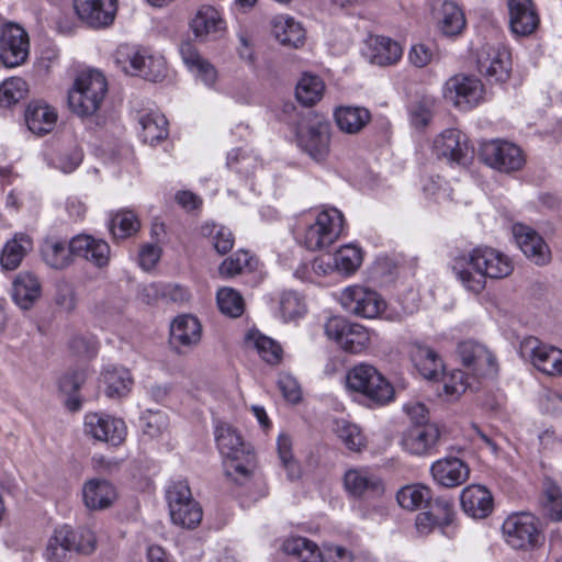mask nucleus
I'll use <instances>...</instances> for the list:
<instances>
[{
	"instance_id": "e433bc0d",
	"label": "nucleus",
	"mask_w": 562,
	"mask_h": 562,
	"mask_svg": "<svg viewBox=\"0 0 562 562\" xmlns=\"http://www.w3.org/2000/svg\"><path fill=\"white\" fill-rule=\"evenodd\" d=\"M411 358L418 372L427 380H436L443 370L441 359L428 346L414 344L411 348Z\"/></svg>"
},
{
	"instance_id": "2f4dec72",
	"label": "nucleus",
	"mask_w": 562,
	"mask_h": 562,
	"mask_svg": "<svg viewBox=\"0 0 562 562\" xmlns=\"http://www.w3.org/2000/svg\"><path fill=\"white\" fill-rule=\"evenodd\" d=\"M85 505L92 510H102L113 505L117 498L114 485L102 479H92L82 487Z\"/></svg>"
},
{
	"instance_id": "f8f14e48",
	"label": "nucleus",
	"mask_w": 562,
	"mask_h": 562,
	"mask_svg": "<svg viewBox=\"0 0 562 562\" xmlns=\"http://www.w3.org/2000/svg\"><path fill=\"white\" fill-rule=\"evenodd\" d=\"M520 357L538 371L550 376L562 375V350L543 344L533 336L526 337L519 346Z\"/></svg>"
},
{
	"instance_id": "b1692460",
	"label": "nucleus",
	"mask_w": 562,
	"mask_h": 562,
	"mask_svg": "<svg viewBox=\"0 0 562 562\" xmlns=\"http://www.w3.org/2000/svg\"><path fill=\"white\" fill-rule=\"evenodd\" d=\"M190 30L200 42L215 40L225 31L220 12L211 5H202L190 21Z\"/></svg>"
},
{
	"instance_id": "6e6552de",
	"label": "nucleus",
	"mask_w": 562,
	"mask_h": 562,
	"mask_svg": "<svg viewBox=\"0 0 562 562\" xmlns=\"http://www.w3.org/2000/svg\"><path fill=\"white\" fill-rule=\"evenodd\" d=\"M339 302L347 313L368 319L380 317L386 307L385 301L376 291L360 284L345 288L339 295Z\"/></svg>"
},
{
	"instance_id": "423d86ee",
	"label": "nucleus",
	"mask_w": 562,
	"mask_h": 562,
	"mask_svg": "<svg viewBox=\"0 0 562 562\" xmlns=\"http://www.w3.org/2000/svg\"><path fill=\"white\" fill-rule=\"evenodd\" d=\"M344 229V215L337 209L319 212L313 222L308 223L300 240L308 250H322L334 244Z\"/></svg>"
},
{
	"instance_id": "0e129e2a",
	"label": "nucleus",
	"mask_w": 562,
	"mask_h": 562,
	"mask_svg": "<svg viewBox=\"0 0 562 562\" xmlns=\"http://www.w3.org/2000/svg\"><path fill=\"white\" fill-rule=\"evenodd\" d=\"M468 386L467 375L461 370H453L442 376V390L450 398H458Z\"/></svg>"
},
{
	"instance_id": "4d7b16f0",
	"label": "nucleus",
	"mask_w": 562,
	"mask_h": 562,
	"mask_svg": "<svg viewBox=\"0 0 562 562\" xmlns=\"http://www.w3.org/2000/svg\"><path fill=\"white\" fill-rule=\"evenodd\" d=\"M27 93V85L20 77H11L0 85V105L10 108L24 99Z\"/></svg>"
},
{
	"instance_id": "20e7f679",
	"label": "nucleus",
	"mask_w": 562,
	"mask_h": 562,
	"mask_svg": "<svg viewBox=\"0 0 562 562\" xmlns=\"http://www.w3.org/2000/svg\"><path fill=\"white\" fill-rule=\"evenodd\" d=\"M347 387L367 396L378 404H386L394 398L391 383L371 364L359 363L346 375Z\"/></svg>"
},
{
	"instance_id": "aec40b11",
	"label": "nucleus",
	"mask_w": 562,
	"mask_h": 562,
	"mask_svg": "<svg viewBox=\"0 0 562 562\" xmlns=\"http://www.w3.org/2000/svg\"><path fill=\"white\" fill-rule=\"evenodd\" d=\"M202 338L200 321L190 314L177 316L170 326V344L178 351H186L199 345Z\"/></svg>"
},
{
	"instance_id": "49530a36",
	"label": "nucleus",
	"mask_w": 562,
	"mask_h": 562,
	"mask_svg": "<svg viewBox=\"0 0 562 562\" xmlns=\"http://www.w3.org/2000/svg\"><path fill=\"white\" fill-rule=\"evenodd\" d=\"M144 48H138L127 44L120 45L114 53L115 65L125 74L138 76L140 66L145 61Z\"/></svg>"
},
{
	"instance_id": "4468645a",
	"label": "nucleus",
	"mask_w": 562,
	"mask_h": 562,
	"mask_svg": "<svg viewBox=\"0 0 562 562\" xmlns=\"http://www.w3.org/2000/svg\"><path fill=\"white\" fill-rule=\"evenodd\" d=\"M85 434L92 439L113 447L121 446L127 436V427L122 418L104 413H87L83 422Z\"/></svg>"
},
{
	"instance_id": "ea45409f",
	"label": "nucleus",
	"mask_w": 562,
	"mask_h": 562,
	"mask_svg": "<svg viewBox=\"0 0 562 562\" xmlns=\"http://www.w3.org/2000/svg\"><path fill=\"white\" fill-rule=\"evenodd\" d=\"M337 126L345 133L360 132L371 120V113L363 106L341 105L334 112Z\"/></svg>"
},
{
	"instance_id": "bb28decb",
	"label": "nucleus",
	"mask_w": 562,
	"mask_h": 562,
	"mask_svg": "<svg viewBox=\"0 0 562 562\" xmlns=\"http://www.w3.org/2000/svg\"><path fill=\"white\" fill-rule=\"evenodd\" d=\"M463 512L473 518H485L493 510V496L483 485L471 484L460 495Z\"/></svg>"
},
{
	"instance_id": "680f3d73",
	"label": "nucleus",
	"mask_w": 562,
	"mask_h": 562,
	"mask_svg": "<svg viewBox=\"0 0 562 562\" xmlns=\"http://www.w3.org/2000/svg\"><path fill=\"white\" fill-rule=\"evenodd\" d=\"M180 517L178 518L175 514H170L171 520L175 525L183 528L193 529L202 520L203 512L200 504L195 502H187L180 506Z\"/></svg>"
},
{
	"instance_id": "c756f323",
	"label": "nucleus",
	"mask_w": 562,
	"mask_h": 562,
	"mask_svg": "<svg viewBox=\"0 0 562 562\" xmlns=\"http://www.w3.org/2000/svg\"><path fill=\"white\" fill-rule=\"evenodd\" d=\"M454 509L451 502L436 499L430 510L419 513L416 517V529L420 535H428L435 527H447L452 524Z\"/></svg>"
},
{
	"instance_id": "2eb2a0df",
	"label": "nucleus",
	"mask_w": 562,
	"mask_h": 562,
	"mask_svg": "<svg viewBox=\"0 0 562 562\" xmlns=\"http://www.w3.org/2000/svg\"><path fill=\"white\" fill-rule=\"evenodd\" d=\"M299 147L316 162L324 161L329 155L330 131L324 121L302 122L297 127Z\"/></svg>"
},
{
	"instance_id": "603ef678",
	"label": "nucleus",
	"mask_w": 562,
	"mask_h": 562,
	"mask_svg": "<svg viewBox=\"0 0 562 562\" xmlns=\"http://www.w3.org/2000/svg\"><path fill=\"white\" fill-rule=\"evenodd\" d=\"M362 251L355 245L341 246L334 255L335 269L346 276L353 274L362 263Z\"/></svg>"
},
{
	"instance_id": "a211bd4d",
	"label": "nucleus",
	"mask_w": 562,
	"mask_h": 562,
	"mask_svg": "<svg viewBox=\"0 0 562 562\" xmlns=\"http://www.w3.org/2000/svg\"><path fill=\"white\" fill-rule=\"evenodd\" d=\"M477 69L487 79L502 82L509 77V53L501 45L486 44L477 53Z\"/></svg>"
},
{
	"instance_id": "9b49d317",
	"label": "nucleus",
	"mask_w": 562,
	"mask_h": 562,
	"mask_svg": "<svg viewBox=\"0 0 562 562\" xmlns=\"http://www.w3.org/2000/svg\"><path fill=\"white\" fill-rule=\"evenodd\" d=\"M324 328L326 336L346 352L361 353L370 345L369 330L363 325L350 323L342 317L328 318Z\"/></svg>"
},
{
	"instance_id": "8fccbe9b",
	"label": "nucleus",
	"mask_w": 562,
	"mask_h": 562,
	"mask_svg": "<svg viewBox=\"0 0 562 562\" xmlns=\"http://www.w3.org/2000/svg\"><path fill=\"white\" fill-rule=\"evenodd\" d=\"M325 85L315 75L304 74L295 88V95L303 105H313L318 102L324 93Z\"/></svg>"
},
{
	"instance_id": "37998d69",
	"label": "nucleus",
	"mask_w": 562,
	"mask_h": 562,
	"mask_svg": "<svg viewBox=\"0 0 562 562\" xmlns=\"http://www.w3.org/2000/svg\"><path fill=\"white\" fill-rule=\"evenodd\" d=\"M402 55L401 45L390 37L376 36L371 44V61L379 66L396 64Z\"/></svg>"
},
{
	"instance_id": "a19ab883",
	"label": "nucleus",
	"mask_w": 562,
	"mask_h": 562,
	"mask_svg": "<svg viewBox=\"0 0 562 562\" xmlns=\"http://www.w3.org/2000/svg\"><path fill=\"white\" fill-rule=\"evenodd\" d=\"M142 127L140 138L144 143L155 145L168 135V121L166 116L158 111H149L139 116Z\"/></svg>"
},
{
	"instance_id": "f03ea898",
	"label": "nucleus",
	"mask_w": 562,
	"mask_h": 562,
	"mask_svg": "<svg viewBox=\"0 0 562 562\" xmlns=\"http://www.w3.org/2000/svg\"><path fill=\"white\" fill-rule=\"evenodd\" d=\"M215 440L223 457L225 475L238 485L247 484L256 469V457L250 445L228 424L216 427Z\"/></svg>"
},
{
	"instance_id": "de8ad7c7",
	"label": "nucleus",
	"mask_w": 562,
	"mask_h": 562,
	"mask_svg": "<svg viewBox=\"0 0 562 562\" xmlns=\"http://www.w3.org/2000/svg\"><path fill=\"white\" fill-rule=\"evenodd\" d=\"M333 431L348 450L360 452L366 448V437L356 424L344 418L336 419L333 425Z\"/></svg>"
},
{
	"instance_id": "09e8293b",
	"label": "nucleus",
	"mask_w": 562,
	"mask_h": 562,
	"mask_svg": "<svg viewBox=\"0 0 562 562\" xmlns=\"http://www.w3.org/2000/svg\"><path fill=\"white\" fill-rule=\"evenodd\" d=\"M248 348L255 349L268 363H277L281 359L282 349L273 339L258 330H250L245 338Z\"/></svg>"
},
{
	"instance_id": "0eeeda50",
	"label": "nucleus",
	"mask_w": 562,
	"mask_h": 562,
	"mask_svg": "<svg viewBox=\"0 0 562 562\" xmlns=\"http://www.w3.org/2000/svg\"><path fill=\"white\" fill-rule=\"evenodd\" d=\"M447 102L462 111H470L485 100V89L482 81L467 74L450 77L442 91Z\"/></svg>"
},
{
	"instance_id": "c85d7f7f",
	"label": "nucleus",
	"mask_w": 562,
	"mask_h": 562,
	"mask_svg": "<svg viewBox=\"0 0 562 562\" xmlns=\"http://www.w3.org/2000/svg\"><path fill=\"white\" fill-rule=\"evenodd\" d=\"M509 24L513 33L531 34L539 24V16L531 0H508Z\"/></svg>"
},
{
	"instance_id": "9d476101",
	"label": "nucleus",
	"mask_w": 562,
	"mask_h": 562,
	"mask_svg": "<svg viewBox=\"0 0 562 562\" xmlns=\"http://www.w3.org/2000/svg\"><path fill=\"white\" fill-rule=\"evenodd\" d=\"M480 155L485 165L504 173L518 171L526 162L519 146L501 138L484 142Z\"/></svg>"
},
{
	"instance_id": "1a4fd4ad",
	"label": "nucleus",
	"mask_w": 562,
	"mask_h": 562,
	"mask_svg": "<svg viewBox=\"0 0 562 562\" xmlns=\"http://www.w3.org/2000/svg\"><path fill=\"white\" fill-rule=\"evenodd\" d=\"M283 550L300 562H353V554L348 549L330 544L319 550L316 543L304 537L286 539Z\"/></svg>"
},
{
	"instance_id": "f257e3e1",
	"label": "nucleus",
	"mask_w": 562,
	"mask_h": 562,
	"mask_svg": "<svg viewBox=\"0 0 562 562\" xmlns=\"http://www.w3.org/2000/svg\"><path fill=\"white\" fill-rule=\"evenodd\" d=\"M452 270L470 292L479 294L486 284V278L502 279L513 271L512 260L491 247L474 248L468 256L454 259Z\"/></svg>"
},
{
	"instance_id": "6ab92c4d",
	"label": "nucleus",
	"mask_w": 562,
	"mask_h": 562,
	"mask_svg": "<svg viewBox=\"0 0 562 562\" xmlns=\"http://www.w3.org/2000/svg\"><path fill=\"white\" fill-rule=\"evenodd\" d=\"M440 431L436 424L411 425L403 431L401 447L414 456L430 454L438 445Z\"/></svg>"
},
{
	"instance_id": "a18cd8bd",
	"label": "nucleus",
	"mask_w": 562,
	"mask_h": 562,
	"mask_svg": "<svg viewBox=\"0 0 562 562\" xmlns=\"http://www.w3.org/2000/svg\"><path fill=\"white\" fill-rule=\"evenodd\" d=\"M398 505L407 510H417L431 501V491L428 486L416 483L405 485L396 494Z\"/></svg>"
},
{
	"instance_id": "7ed1b4c3",
	"label": "nucleus",
	"mask_w": 562,
	"mask_h": 562,
	"mask_svg": "<svg viewBox=\"0 0 562 562\" xmlns=\"http://www.w3.org/2000/svg\"><path fill=\"white\" fill-rule=\"evenodd\" d=\"M106 90L105 77L100 71L82 72L68 93L69 108L79 116L92 115L99 110Z\"/></svg>"
},
{
	"instance_id": "a878e982",
	"label": "nucleus",
	"mask_w": 562,
	"mask_h": 562,
	"mask_svg": "<svg viewBox=\"0 0 562 562\" xmlns=\"http://www.w3.org/2000/svg\"><path fill=\"white\" fill-rule=\"evenodd\" d=\"M70 251L74 256L85 258L99 268L109 263L110 246L105 240L90 235L80 234L71 238Z\"/></svg>"
},
{
	"instance_id": "f704fd0d",
	"label": "nucleus",
	"mask_w": 562,
	"mask_h": 562,
	"mask_svg": "<svg viewBox=\"0 0 562 562\" xmlns=\"http://www.w3.org/2000/svg\"><path fill=\"white\" fill-rule=\"evenodd\" d=\"M42 285L31 272H20L12 284V299L22 310H30L41 297Z\"/></svg>"
},
{
	"instance_id": "473e14b6",
	"label": "nucleus",
	"mask_w": 562,
	"mask_h": 562,
	"mask_svg": "<svg viewBox=\"0 0 562 562\" xmlns=\"http://www.w3.org/2000/svg\"><path fill=\"white\" fill-rule=\"evenodd\" d=\"M100 383L108 397L121 398L131 392L134 380L126 368L109 364L101 372Z\"/></svg>"
},
{
	"instance_id": "cd10ccee",
	"label": "nucleus",
	"mask_w": 562,
	"mask_h": 562,
	"mask_svg": "<svg viewBox=\"0 0 562 562\" xmlns=\"http://www.w3.org/2000/svg\"><path fill=\"white\" fill-rule=\"evenodd\" d=\"M434 12L440 32L446 36L459 35L465 26L461 8L450 0H434Z\"/></svg>"
},
{
	"instance_id": "bf43d9fd",
	"label": "nucleus",
	"mask_w": 562,
	"mask_h": 562,
	"mask_svg": "<svg viewBox=\"0 0 562 562\" xmlns=\"http://www.w3.org/2000/svg\"><path fill=\"white\" fill-rule=\"evenodd\" d=\"M140 66L139 77L158 82L161 81L167 75L166 60L161 55L150 54L147 49L145 52V61Z\"/></svg>"
},
{
	"instance_id": "774afa93",
	"label": "nucleus",
	"mask_w": 562,
	"mask_h": 562,
	"mask_svg": "<svg viewBox=\"0 0 562 562\" xmlns=\"http://www.w3.org/2000/svg\"><path fill=\"white\" fill-rule=\"evenodd\" d=\"M255 159L241 149H233L227 156V166L236 172L249 175L254 169Z\"/></svg>"
},
{
	"instance_id": "4c0bfd02",
	"label": "nucleus",
	"mask_w": 562,
	"mask_h": 562,
	"mask_svg": "<svg viewBox=\"0 0 562 562\" xmlns=\"http://www.w3.org/2000/svg\"><path fill=\"white\" fill-rule=\"evenodd\" d=\"M272 33L280 44L299 47L304 43L305 30L302 24L289 15H277L272 21Z\"/></svg>"
},
{
	"instance_id": "393cba45",
	"label": "nucleus",
	"mask_w": 562,
	"mask_h": 562,
	"mask_svg": "<svg viewBox=\"0 0 562 562\" xmlns=\"http://www.w3.org/2000/svg\"><path fill=\"white\" fill-rule=\"evenodd\" d=\"M462 363L476 375H491L496 372L494 356L488 349L475 341H463L458 346Z\"/></svg>"
},
{
	"instance_id": "3c124183",
	"label": "nucleus",
	"mask_w": 562,
	"mask_h": 562,
	"mask_svg": "<svg viewBox=\"0 0 562 562\" xmlns=\"http://www.w3.org/2000/svg\"><path fill=\"white\" fill-rule=\"evenodd\" d=\"M279 311L284 322H295L305 315L307 307L300 293L289 290L280 295Z\"/></svg>"
},
{
	"instance_id": "338daca9",
	"label": "nucleus",
	"mask_w": 562,
	"mask_h": 562,
	"mask_svg": "<svg viewBox=\"0 0 562 562\" xmlns=\"http://www.w3.org/2000/svg\"><path fill=\"white\" fill-rule=\"evenodd\" d=\"M278 453L282 465L288 470L290 479L299 475V468L292 457V442L285 435H280L277 442Z\"/></svg>"
},
{
	"instance_id": "69168bd1",
	"label": "nucleus",
	"mask_w": 562,
	"mask_h": 562,
	"mask_svg": "<svg viewBox=\"0 0 562 562\" xmlns=\"http://www.w3.org/2000/svg\"><path fill=\"white\" fill-rule=\"evenodd\" d=\"M147 295L153 294L155 297L159 295L172 302L182 303L189 300V292L186 288L178 284L157 285L150 284L145 288Z\"/></svg>"
},
{
	"instance_id": "ddd939ff",
	"label": "nucleus",
	"mask_w": 562,
	"mask_h": 562,
	"mask_svg": "<svg viewBox=\"0 0 562 562\" xmlns=\"http://www.w3.org/2000/svg\"><path fill=\"white\" fill-rule=\"evenodd\" d=\"M72 10L83 26L105 30L115 21L119 0H72Z\"/></svg>"
},
{
	"instance_id": "c9c22d12",
	"label": "nucleus",
	"mask_w": 562,
	"mask_h": 562,
	"mask_svg": "<svg viewBox=\"0 0 562 562\" xmlns=\"http://www.w3.org/2000/svg\"><path fill=\"white\" fill-rule=\"evenodd\" d=\"M33 240L24 233H16L8 240L0 252V265L4 270H15L32 250Z\"/></svg>"
},
{
	"instance_id": "f3484780",
	"label": "nucleus",
	"mask_w": 562,
	"mask_h": 562,
	"mask_svg": "<svg viewBox=\"0 0 562 562\" xmlns=\"http://www.w3.org/2000/svg\"><path fill=\"white\" fill-rule=\"evenodd\" d=\"M432 151L438 158H445L451 164L468 166L473 158L469 142L459 130L447 128L432 142Z\"/></svg>"
},
{
	"instance_id": "864d4df0",
	"label": "nucleus",
	"mask_w": 562,
	"mask_h": 562,
	"mask_svg": "<svg viewBox=\"0 0 562 562\" xmlns=\"http://www.w3.org/2000/svg\"><path fill=\"white\" fill-rule=\"evenodd\" d=\"M140 222L137 215L130 210H122L115 213L109 224L110 232L114 238H126L138 232Z\"/></svg>"
},
{
	"instance_id": "72a5a7b5",
	"label": "nucleus",
	"mask_w": 562,
	"mask_h": 562,
	"mask_svg": "<svg viewBox=\"0 0 562 562\" xmlns=\"http://www.w3.org/2000/svg\"><path fill=\"white\" fill-rule=\"evenodd\" d=\"M58 114L55 108L44 101H33L25 112L29 130L38 136L50 133L57 123Z\"/></svg>"
},
{
	"instance_id": "e2e57ef3",
	"label": "nucleus",
	"mask_w": 562,
	"mask_h": 562,
	"mask_svg": "<svg viewBox=\"0 0 562 562\" xmlns=\"http://www.w3.org/2000/svg\"><path fill=\"white\" fill-rule=\"evenodd\" d=\"M250 259L248 251L237 250L220 265L218 272L225 278L240 274L250 266Z\"/></svg>"
},
{
	"instance_id": "5fc2aeb1",
	"label": "nucleus",
	"mask_w": 562,
	"mask_h": 562,
	"mask_svg": "<svg viewBox=\"0 0 562 562\" xmlns=\"http://www.w3.org/2000/svg\"><path fill=\"white\" fill-rule=\"evenodd\" d=\"M139 423L143 435L149 439L161 437L169 427V418L162 411H145L140 416Z\"/></svg>"
},
{
	"instance_id": "6e6d98bb",
	"label": "nucleus",
	"mask_w": 562,
	"mask_h": 562,
	"mask_svg": "<svg viewBox=\"0 0 562 562\" xmlns=\"http://www.w3.org/2000/svg\"><path fill=\"white\" fill-rule=\"evenodd\" d=\"M166 501L169 514L180 517V506L189 502H195L187 481L179 480L171 482L166 488Z\"/></svg>"
},
{
	"instance_id": "412c9836",
	"label": "nucleus",
	"mask_w": 562,
	"mask_h": 562,
	"mask_svg": "<svg viewBox=\"0 0 562 562\" xmlns=\"http://www.w3.org/2000/svg\"><path fill=\"white\" fill-rule=\"evenodd\" d=\"M430 472L436 483L448 488L460 486L470 477V467L457 457L435 461L430 467Z\"/></svg>"
},
{
	"instance_id": "052dcab7",
	"label": "nucleus",
	"mask_w": 562,
	"mask_h": 562,
	"mask_svg": "<svg viewBox=\"0 0 562 562\" xmlns=\"http://www.w3.org/2000/svg\"><path fill=\"white\" fill-rule=\"evenodd\" d=\"M542 506L544 514L551 520L562 519V492L552 482H547L543 491Z\"/></svg>"
},
{
	"instance_id": "13d9d810",
	"label": "nucleus",
	"mask_w": 562,
	"mask_h": 562,
	"mask_svg": "<svg viewBox=\"0 0 562 562\" xmlns=\"http://www.w3.org/2000/svg\"><path fill=\"white\" fill-rule=\"evenodd\" d=\"M216 301L222 313L238 317L244 312L243 296L232 288H222L217 291Z\"/></svg>"
},
{
	"instance_id": "79ce46f5",
	"label": "nucleus",
	"mask_w": 562,
	"mask_h": 562,
	"mask_svg": "<svg viewBox=\"0 0 562 562\" xmlns=\"http://www.w3.org/2000/svg\"><path fill=\"white\" fill-rule=\"evenodd\" d=\"M41 256L43 261L52 269L61 270L71 263L72 252L70 251V243L68 247L66 243L50 238L44 240L41 246Z\"/></svg>"
},
{
	"instance_id": "c03bdc74",
	"label": "nucleus",
	"mask_w": 562,
	"mask_h": 562,
	"mask_svg": "<svg viewBox=\"0 0 562 562\" xmlns=\"http://www.w3.org/2000/svg\"><path fill=\"white\" fill-rule=\"evenodd\" d=\"M200 233L220 255L227 254L234 246L235 237L232 231L224 225L205 223L201 226Z\"/></svg>"
},
{
	"instance_id": "5701e85b",
	"label": "nucleus",
	"mask_w": 562,
	"mask_h": 562,
	"mask_svg": "<svg viewBox=\"0 0 562 562\" xmlns=\"http://www.w3.org/2000/svg\"><path fill=\"white\" fill-rule=\"evenodd\" d=\"M181 59L188 70L204 86L212 88L217 80L215 67L206 59L199 49L189 41L182 42L179 46Z\"/></svg>"
},
{
	"instance_id": "4be33fe9",
	"label": "nucleus",
	"mask_w": 562,
	"mask_h": 562,
	"mask_svg": "<svg viewBox=\"0 0 562 562\" xmlns=\"http://www.w3.org/2000/svg\"><path fill=\"white\" fill-rule=\"evenodd\" d=\"M513 235L518 247L532 262L542 266L550 261L549 247L535 229L524 224H515Z\"/></svg>"
},
{
	"instance_id": "39448f33",
	"label": "nucleus",
	"mask_w": 562,
	"mask_h": 562,
	"mask_svg": "<svg viewBox=\"0 0 562 562\" xmlns=\"http://www.w3.org/2000/svg\"><path fill=\"white\" fill-rule=\"evenodd\" d=\"M505 542L515 550H535L543 543L544 537L538 519L530 513H513L502 525Z\"/></svg>"
},
{
	"instance_id": "58836bf2",
	"label": "nucleus",
	"mask_w": 562,
	"mask_h": 562,
	"mask_svg": "<svg viewBox=\"0 0 562 562\" xmlns=\"http://www.w3.org/2000/svg\"><path fill=\"white\" fill-rule=\"evenodd\" d=\"M71 551H74V530L67 525L56 528L46 546V561L67 562Z\"/></svg>"
},
{
	"instance_id": "dca6fc26",
	"label": "nucleus",
	"mask_w": 562,
	"mask_h": 562,
	"mask_svg": "<svg viewBox=\"0 0 562 562\" xmlns=\"http://www.w3.org/2000/svg\"><path fill=\"white\" fill-rule=\"evenodd\" d=\"M30 54L26 31L18 24H7L0 34V60L8 68L24 64Z\"/></svg>"
},
{
	"instance_id": "7c9ffc66",
	"label": "nucleus",
	"mask_w": 562,
	"mask_h": 562,
	"mask_svg": "<svg viewBox=\"0 0 562 562\" xmlns=\"http://www.w3.org/2000/svg\"><path fill=\"white\" fill-rule=\"evenodd\" d=\"M344 484L353 497L379 495L383 492L381 480L368 469H350L345 473Z\"/></svg>"
}]
</instances>
